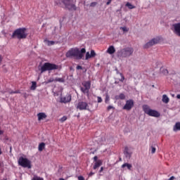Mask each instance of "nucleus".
<instances>
[{
    "mask_svg": "<svg viewBox=\"0 0 180 180\" xmlns=\"http://www.w3.org/2000/svg\"><path fill=\"white\" fill-rule=\"evenodd\" d=\"M86 53L85 48L82 49L80 51L78 48L71 49L66 53L65 56L67 58H75V60H82L84 58V54Z\"/></svg>",
    "mask_w": 180,
    "mask_h": 180,
    "instance_id": "obj_1",
    "label": "nucleus"
},
{
    "mask_svg": "<svg viewBox=\"0 0 180 180\" xmlns=\"http://www.w3.org/2000/svg\"><path fill=\"white\" fill-rule=\"evenodd\" d=\"M133 53H134V49L133 47L127 46L117 51V56L120 58H129V57L133 56Z\"/></svg>",
    "mask_w": 180,
    "mask_h": 180,
    "instance_id": "obj_2",
    "label": "nucleus"
},
{
    "mask_svg": "<svg viewBox=\"0 0 180 180\" xmlns=\"http://www.w3.org/2000/svg\"><path fill=\"white\" fill-rule=\"evenodd\" d=\"M12 39H18V40H22L27 37V32H26V28H18L15 30L13 34L11 35Z\"/></svg>",
    "mask_w": 180,
    "mask_h": 180,
    "instance_id": "obj_3",
    "label": "nucleus"
},
{
    "mask_svg": "<svg viewBox=\"0 0 180 180\" xmlns=\"http://www.w3.org/2000/svg\"><path fill=\"white\" fill-rule=\"evenodd\" d=\"M54 70H58V65L54 63H45L41 67V74L46 72V71H53Z\"/></svg>",
    "mask_w": 180,
    "mask_h": 180,
    "instance_id": "obj_4",
    "label": "nucleus"
},
{
    "mask_svg": "<svg viewBox=\"0 0 180 180\" xmlns=\"http://www.w3.org/2000/svg\"><path fill=\"white\" fill-rule=\"evenodd\" d=\"M143 112L148 115V116H152V117H160V114L158 112V111L155 110H151L150 108V106L148 105H143Z\"/></svg>",
    "mask_w": 180,
    "mask_h": 180,
    "instance_id": "obj_5",
    "label": "nucleus"
},
{
    "mask_svg": "<svg viewBox=\"0 0 180 180\" xmlns=\"http://www.w3.org/2000/svg\"><path fill=\"white\" fill-rule=\"evenodd\" d=\"M18 165L23 168H28V169L32 168V162L26 158L20 157L18 159Z\"/></svg>",
    "mask_w": 180,
    "mask_h": 180,
    "instance_id": "obj_6",
    "label": "nucleus"
},
{
    "mask_svg": "<svg viewBox=\"0 0 180 180\" xmlns=\"http://www.w3.org/2000/svg\"><path fill=\"white\" fill-rule=\"evenodd\" d=\"M80 91L88 96L89 95V89H91V81L83 82Z\"/></svg>",
    "mask_w": 180,
    "mask_h": 180,
    "instance_id": "obj_7",
    "label": "nucleus"
},
{
    "mask_svg": "<svg viewBox=\"0 0 180 180\" xmlns=\"http://www.w3.org/2000/svg\"><path fill=\"white\" fill-rule=\"evenodd\" d=\"M161 41V38L160 37H156L155 38L152 39L148 43L144 45V49H149V47H152V46H155V44H158Z\"/></svg>",
    "mask_w": 180,
    "mask_h": 180,
    "instance_id": "obj_8",
    "label": "nucleus"
},
{
    "mask_svg": "<svg viewBox=\"0 0 180 180\" xmlns=\"http://www.w3.org/2000/svg\"><path fill=\"white\" fill-rule=\"evenodd\" d=\"M76 109L78 110H89V105L85 101H80L76 105Z\"/></svg>",
    "mask_w": 180,
    "mask_h": 180,
    "instance_id": "obj_9",
    "label": "nucleus"
},
{
    "mask_svg": "<svg viewBox=\"0 0 180 180\" xmlns=\"http://www.w3.org/2000/svg\"><path fill=\"white\" fill-rule=\"evenodd\" d=\"M134 106V101L133 100H128L126 101L125 105L122 108L124 110H131V108Z\"/></svg>",
    "mask_w": 180,
    "mask_h": 180,
    "instance_id": "obj_10",
    "label": "nucleus"
},
{
    "mask_svg": "<svg viewBox=\"0 0 180 180\" xmlns=\"http://www.w3.org/2000/svg\"><path fill=\"white\" fill-rule=\"evenodd\" d=\"M94 165L93 167L94 169H98V168H99V167H101L103 162L102 160H98V156L94 157Z\"/></svg>",
    "mask_w": 180,
    "mask_h": 180,
    "instance_id": "obj_11",
    "label": "nucleus"
},
{
    "mask_svg": "<svg viewBox=\"0 0 180 180\" xmlns=\"http://www.w3.org/2000/svg\"><path fill=\"white\" fill-rule=\"evenodd\" d=\"M173 27V32L174 34H176V36H179V37H180V22L174 24Z\"/></svg>",
    "mask_w": 180,
    "mask_h": 180,
    "instance_id": "obj_12",
    "label": "nucleus"
},
{
    "mask_svg": "<svg viewBox=\"0 0 180 180\" xmlns=\"http://www.w3.org/2000/svg\"><path fill=\"white\" fill-rule=\"evenodd\" d=\"M131 154H133V152L129 149V147L126 146L124 150V155L126 158L130 160V158H131Z\"/></svg>",
    "mask_w": 180,
    "mask_h": 180,
    "instance_id": "obj_13",
    "label": "nucleus"
},
{
    "mask_svg": "<svg viewBox=\"0 0 180 180\" xmlns=\"http://www.w3.org/2000/svg\"><path fill=\"white\" fill-rule=\"evenodd\" d=\"M71 2V0H58L55 1L56 5H61V4H63L66 7Z\"/></svg>",
    "mask_w": 180,
    "mask_h": 180,
    "instance_id": "obj_14",
    "label": "nucleus"
},
{
    "mask_svg": "<svg viewBox=\"0 0 180 180\" xmlns=\"http://www.w3.org/2000/svg\"><path fill=\"white\" fill-rule=\"evenodd\" d=\"M60 102H62V103H68V102H71V95L68 94L65 97L61 98Z\"/></svg>",
    "mask_w": 180,
    "mask_h": 180,
    "instance_id": "obj_15",
    "label": "nucleus"
},
{
    "mask_svg": "<svg viewBox=\"0 0 180 180\" xmlns=\"http://www.w3.org/2000/svg\"><path fill=\"white\" fill-rule=\"evenodd\" d=\"M65 8H67L69 11L77 10V6H75V4H72L71 1L68 4V6Z\"/></svg>",
    "mask_w": 180,
    "mask_h": 180,
    "instance_id": "obj_16",
    "label": "nucleus"
},
{
    "mask_svg": "<svg viewBox=\"0 0 180 180\" xmlns=\"http://www.w3.org/2000/svg\"><path fill=\"white\" fill-rule=\"evenodd\" d=\"M38 120H44V119H46L47 117V115L44 112H39L37 114Z\"/></svg>",
    "mask_w": 180,
    "mask_h": 180,
    "instance_id": "obj_17",
    "label": "nucleus"
},
{
    "mask_svg": "<svg viewBox=\"0 0 180 180\" xmlns=\"http://www.w3.org/2000/svg\"><path fill=\"white\" fill-rule=\"evenodd\" d=\"M115 52L116 49L113 46H110L107 50V53H108V54H115Z\"/></svg>",
    "mask_w": 180,
    "mask_h": 180,
    "instance_id": "obj_18",
    "label": "nucleus"
},
{
    "mask_svg": "<svg viewBox=\"0 0 180 180\" xmlns=\"http://www.w3.org/2000/svg\"><path fill=\"white\" fill-rule=\"evenodd\" d=\"M132 165H131V164H129V163H124L122 166H121V167L122 168H127V169H129V171H131V168H132Z\"/></svg>",
    "mask_w": 180,
    "mask_h": 180,
    "instance_id": "obj_19",
    "label": "nucleus"
},
{
    "mask_svg": "<svg viewBox=\"0 0 180 180\" xmlns=\"http://www.w3.org/2000/svg\"><path fill=\"white\" fill-rule=\"evenodd\" d=\"M162 101L163 103H168L169 102V98H168V96L166 94H164L162 96Z\"/></svg>",
    "mask_w": 180,
    "mask_h": 180,
    "instance_id": "obj_20",
    "label": "nucleus"
},
{
    "mask_svg": "<svg viewBox=\"0 0 180 180\" xmlns=\"http://www.w3.org/2000/svg\"><path fill=\"white\" fill-rule=\"evenodd\" d=\"M44 148H46V143H44V142H42L39 144L38 150L39 151H43Z\"/></svg>",
    "mask_w": 180,
    "mask_h": 180,
    "instance_id": "obj_21",
    "label": "nucleus"
},
{
    "mask_svg": "<svg viewBox=\"0 0 180 180\" xmlns=\"http://www.w3.org/2000/svg\"><path fill=\"white\" fill-rule=\"evenodd\" d=\"M125 6H127V8H129V9H136V6L132 5L131 3L127 2L125 5Z\"/></svg>",
    "mask_w": 180,
    "mask_h": 180,
    "instance_id": "obj_22",
    "label": "nucleus"
},
{
    "mask_svg": "<svg viewBox=\"0 0 180 180\" xmlns=\"http://www.w3.org/2000/svg\"><path fill=\"white\" fill-rule=\"evenodd\" d=\"M37 86V83H36V82H32L30 89H32V91H34Z\"/></svg>",
    "mask_w": 180,
    "mask_h": 180,
    "instance_id": "obj_23",
    "label": "nucleus"
},
{
    "mask_svg": "<svg viewBox=\"0 0 180 180\" xmlns=\"http://www.w3.org/2000/svg\"><path fill=\"white\" fill-rule=\"evenodd\" d=\"M177 130H180V122H176L174 127V131H176Z\"/></svg>",
    "mask_w": 180,
    "mask_h": 180,
    "instance_id": "obj_24",
    "label": "nucleus"
},
{
    "mask_svg": "<svg viewBox=\"0 0 180 180\" xmlns=\"http://www.w3.org/2000/svg\"><path fill=\"white\" fill-rule=\"evenodd\" d=\"M118 99H121V100H124L126 99V96H124V94L121 93L120 94V95L118 96Z\"/></svg>",
    "mask_w": 180,
    "mask_h": 180,
    "instance_id": "obj_25",
    "label": "nucleus"
},
{
    "mask_svg": "<svg viewBox=\"0 0 180 180\" xmlns=\"http://www.w3.org/2000/svg\"><path fill=\"white\" fill-rule=\"evenodd\" d=\"M89 58H92V56H91V54L89 53V52H86V57H85V60H89Z\"/></svg>",
    "mask_w": 180,
    "mask_h": 180,
    "instance_id": "obj_26",
    "label": "nucleus"
},
{
    "mask_svg": "<svg viewBox=\"0 0 180 180\" xmlns=\"http://www.w3.org/2000/svg\"><path fill=\"white\" fill-rule=\"evenodd\" d=\"M32 180H44V179L43 178L40 177V176H34L32 178Z\"/></svg>",
    "mask_w": 180,
    "mask_h": 180,
    "instance_id": "obj_27",
    "label": "nucleus"
},
{
    "mask_svg": "<svg viewBox=\"0 0 180 180\" xmlns=\"http://www.w3.org/2000/svg\"><path fill=\"white\" fill-rule=\"evenodd\" d=\"M67 119H68L67 116H63L62 118L60 119V122H61L62 123H64V122H65Z\"/></svg>",
    "mask_w": 180,
    "mask_h": 180,
    "instance_id": "obj_28",
    "label": "nucleus"
},
{
    "mask_svg": "<svg viewBox=\"0 0 180 180\" xmlns=\"http://www.w3.org/2000/svg\"><path fill=\"white\" fill-rule=\"evenodd\" d=\"M90 56H91V58L95 57V56H96V53H95V51L91 50Z\"/></svg>",
    "mask_w": 180,
    "mask_h": 180,
    "instance_id": "obj_29",
    "label": "nucleus"
},
{
    "mask_svg": "<svg viewBox=\"0 0 180 180\" xmlns=\"http://www.w3.org/2000/svg\"><path fill=\"white\" fill-rule=\"evenodd\" d=\"M120 75L121 77V78L119 79L121 82H123V81H124V76H123V74L120 73Z\"/></svg>",
    "mask_w": 180,
    "mask_h": 180,
    "instance_id": "obj_30",
    "label": "nucleus"
},
{
    "mask_svg": "<svg viewBox=\"0 0 180 180\" xmlns=\"http://www.w3.org/2000/svg\"><path fill=\"white\" fill-rule=\"evenodd\" d=\"M55 80L57 81L58 82H64L63 78H56Z\"/></svg>",
    "mask_w": 180,
    "mask_h": 180,
    "instance_id": "obj_31",
    "label": "nucleus"
},
{
    "mask_svg": "<svg viewBox=\"0 0 180 180\" xmlns=\"http://www.w3.org/2000/svg\"><path fill=\"white\" fill-rule=\"evenodd\" d=\"M56 42L54 41H48V46H53Z\"/></svg>",
    "mask_w": 180,
    "mask_h": 180,
    "instance_id": "obj_32",
    "label": "nucleus"
},
{
    "mask_svg": "<svg viewBox=\"0 0 180 180\" xmlns=\"http://www.w3.org/2000/svg\"><path fill=\"white\" fill-rule=\"evenodd\" d=\"M162 73H163L165 75H168V70L164 69V70H162Z\"/></svg>",
    "mask_w": 180,
    "mask_h": 180,
    "instance_id": "obj_33",
    "label": "nucleus"
},
{
    "mask_svg": "<svg viewBox=\"0 0 180 180\" xmlns=\"http://www.w3.org/2000/svg\"><path fill=\"white\" fill-rule=\"evenodd\" d=\"M121 30H123V32H128V30L126 27H121Z\"/></svg>",
    "mask_w": 180,
    "mask_h": 180,
    "instance_id": "obj_34",
    "label": "nucleus"
},
{
    "mask_svg": "<svg viewBox=\"0 0 180 180\" xmlns=\"http://www.w3.org/2000/svg\"><path fill=\"white\" fill-rule=\"evenodd\" d=\"M155 150H156L155 148H154L153 146H151V153H152V154H155Z\"/></svg>",
    "mask_w": 180,
    "mask_h": 180,
    "instance_id": "obj_35",
    "label": "nucleus"
},
{
    "mask_svg": "<svg viewBox=\"0 0 180 180\" xmlns=\"http://www.w3.org/2000/svg\"><path fill=\"white\" fill-rule=\"evenodd\" d=\"M97 101H98V103H101V102H102V98L98 96V97H97Z\"/></svg>",
    "mask_w": 180,
    "mask_h": 180,
    "instance_id": "obj_36",
    "label": "nucleus"
},
{
    "mask_svg": "<svg viewBox=\"0 0 180 180\" xmlns=\"http://www.w3.org/2000/svg\"><path fill=\"white\" fill-rule=\"evenodd\" d=\"M110 109H115V107L112 106V105H109L108 108H107V110H110Z\"/></svg>",
    "mask_w": 180,
    "mask_h": 180,
    "instance_id": "obj_37",
    "label": "nucleus"
},
{
    "mask_svg": "<svg viewBox=\"0 0 180 180\" xmlns=\"http://www.w3.org/2000/svg\"><path fill=\"white\" fill-rule=\"evenodd\" d=\"M3 60H4V56H2V55H0V65L1 64H2Z\"/></svg>",
    "mask_w": 180,
    "mask_h": 180,
    "instance_id": "obj_38",
    "label": "nucleus"
},
{
    "mask_svg": "<svg viewBox=\"0 0 180 180\" xmlns=\"http://www.w3.org/2000/svg\"><path fill=\"white\" fill-rule=\"evenodd\" d=\"M78 180H85V178H84V176H79Z\"/></svg>",
    "mask_w": 180,
    "mask_h": 180,
    "instance_id": "obj_39",
    "label": "nucleus"
},
{
    "mask_svg": "<svg viewBox=\"0 0 180 180\" xmlns=\"http://www.w3.org/2000/svg\"><path fill=\"white\" fill-rule=\"evenodd\" d=\"M113 0H108V1L106 2V5L108 6V5H109L110 4H112V1Z\"/></svg>",
    "mask_w": 180,
    "mask_h": 180,
    "instance_id": "obj_40",
    "label": "nucleus"
},
{
    "mask_svg": "<svg viewBox=\"0 0 180 180\" xmlns=\"http://www.w3.org/2000/svg\"><path fill=\"white\" fill-rule=\"evenodd\" d=\"M76 70H82V66L77 65V68H76Z\"/></svg>",
    "mask_w": 180,
    "mask_h": 180,
    "instance_id": "obj_41",
    "label": "nucleus"
},
{
    "mask_svg": "<svg viewBox=\"0 0 180 180\" xmlns=\"http://www.w3.org/2000/svg\"><path fill=\"white\" fill-rule=\"evenodd\" d=\"M96 2H92L91 3L90 6H96Z\"/></svg>",
    "mask_w": 180,
    "mask_h": 180,
    "instance_id": "obj_42",
    "label": "nucleus"
},
{
    "mask_svg": "<svg viewBox=\"0 0 180 180\" xmlns=\"http://www.w3.org/2000/svg\"><path fill=\"white\" fill-rule=\"evenodd\" d=\"M108 101H109V96L107 95L105 97V103H108Z\"/></svg>",
    "mask_w": 180,
    "mask_h": 180,
    "instance_id": "obj_43",
    "label": "nucleus"
},
{
    "mask_svg": "<svg viewBox=\"0 0 180 180\" xmlns=\"http://www.w3.org/2000/svg\"><path fill=\"white\" fill-rule=\"evenodd\" d=\"M102 172H103V167H101L100 170H99L100 174L102 173Z\"/></svg>",
    "mask_w": 180,
    "mask_h": 180,
    "instance_id": "obj_44",
    "label": "nucleus"
},
{
    "mask_svg": "<svg viewBox=\"0 0 180 180\" xmlns=\"http://www.w3.org/2000/svg\"><path fill=\"white\" fill-rule=\"evenodd\" d=\"M23 95H24V98H25V99H26V98H27V96H29V94H27L26 93H25Z\"/></svg>",
    "mask_w": 180,
    "mask_h": 180,
    "instance_id": "obj_45",
    "label": "nucleus"
},
{
    "mask_svg": "<svg viewBox=\"0 0 180 180\" xmlns=\"http://www.w3.org/2000/svg\"><path fill=\"white\" fill-rule=\"evenodd\" d=\"M94 174H95V173L91 172L89 173V176H92V175H94Z\"/></svg>",
    "mask_w": 180,
    "mask_h": 180,
    "instance_id": "obj_46",
    "label": "nucleus"
},
{
    "mask_svg": "<svg viewBox=\"0 0 180 180\" xmlns=\"http://www.w3.org/2000/svg\"><path fill=\"white\" fill-rule=\"evenodd\" d=\"M174 179H175V176H172L168 180H174Z\"/></svg>",
    "mask_w": 180,
    "mask_h": 180,
    "instance_id": "obj_47",
    "label": "nucleus"
},
{
    "mask_svg": "<svg viewBox=\"0 0 180 180\" xmlns=\"http://www.w3.org/2000/svg\"><path fill=\"white\" fill-rule=\"evenodd\" d=\"M14 94H20V91L19 90L15 91Z\"/></svg>",
    "mask_w": 180,
    "mask_h": 180,
    "instance_id": "obj_48",
    "label": "nucleus"
},
{
    "mask_svg": "<svg viewBox=\"0 0 180 180\" xmlns=\"http://www.w3.org/2000/svg\"><path fill=\"white\" fill-rule=\"evenodd\" d=\"M9 94H10L11 95H12V94H15V91H9Z\"/></svg>",
    "mask_w": 180,
    "mask_h": 180,
    "instance_id": "obj_49",
    "label": "nucleus"
},
{
    "mask_svg": "<svg viewBox=\"0 0 180 180\" xmlns=\"http://www.w3.org/2000/svg\"><path fill=\"white\" fill-rule=\"evenodd\" d=\"M176 98H177V99H180V94H178V95L176 96Z\"/></svg>",
    "mask_w": 180,
    "mask_h": 180,
    "instance_id": "obj_50",
    "label": "nucleus"
},
{
    "mask_svg": "<svg viewBox=\"0 0 180 180\" xmlns=\"http://www.w3.org/2000/svg\"><path fill=\"white\" fill-rule=\"evenodd\" d=\"M1 134H4V131H2L1 130H0V135Z\"/></svg>",
    "mask_w": 180,
    "mask_h": 180,
    "instance_id": "obj_51",
    "label": "nucleus"
},
{
    "mask_svg": "<svg viewBox=\"0 0 180 180\" xmlns=\"http://www.w3.org/2000/svg\"><path fill=\"white\" fill-rule=\"evenodd\" d=\"M1 154H2V151H1V149H0V155H1Z\"/></svg>",
    "mask_w": 180,
    "mask_h": 180,
    "instance_id": "obj_52",
    "label": "nucleus"
},
{
    "mask_svg": "<svg viewBox=\"0 0 180 180\" xmlns=\"http://www.w3.org/2000/svg\"><path fill=\"white\" fill-rule=\"evenodd\" d=\"M120 161H122V158H120Z\"/></svg>",
    "mask_w": 180,
    "mask_h": 180,
    "instance_id": "obj_53",
    "label": "nucleus"
},
{
    "mask_svg": "<svg viewBox=\"0 0 180 180\" xmlns=\"http://www.w3.org/2000/svg\"><path fill=\"white\" fill-rule=\"evenodd\" d=\"M15 180H18V179H15Z\"/></svg>",
    "mask_w": 180,
    "mask_h": 180,
    "instance_id": "obj_54",
    "label": "nucleus"
}]
</instances>
